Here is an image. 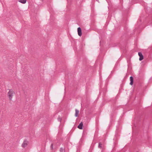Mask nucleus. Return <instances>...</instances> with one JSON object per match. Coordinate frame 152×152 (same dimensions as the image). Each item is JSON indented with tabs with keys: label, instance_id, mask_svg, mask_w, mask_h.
I'll use <instances>...</instances> for the list:
<instances>
[{
	"label": "nucleus",
	"instance_id": "f257e3e1",
	"mask_svg": "<svg viewBox=\"0 0 152 152\" xmlns=\"http://www.w3.org/2000/svg\"><path fill=\"white\" fill-rule=\"evenodd\" d=\"M14 94V92L13 90L10 89L9 90L7 94L9 99L10 100H12Z\"/></svg>",
	"mask_w": 152,
	"mask_h": 152
},
{
	"label": "nucleus",
	"instance_id": "f03ea898",
	"mask_svg": "<svg viewBox=\"0 0 152 152\" xmlns=\"http://www.w3.org/2000/svg\"><path fill=\"white\" fill-rule=\"evenodd\" d=\"M28 144V142L27 140H24L22 143L21 146L22 147L25 148L27 146Z\"/></svg>",
	"mask_w": 152,
	"mask_h": 152
},
{
	"label": "nucleus",
	"instance_id": "7ed1b4c3",
	"mask_svg": "<svg viewBox=\"0 0 152 152\" xmlns=\"http://www.w3.org/2000/svg\"><path fill=\"white\" fill-rule=\"evenodd\" d=\"M138 55L140 56L139 60L141 61L143 59V56L142 53L140 52L138 53Z\"/></svg>",
	"mask_w": 152,
	"mask_h": 152
},
{
	"label": "nucleus",
	"instance_id": "20e7f679",
	"mask_svg": "<svg viewBox=\"0 0 152 152\" xmlns=\"http://www.w3.org/2000/svg\"><path fill=\"white\" fill-rule=\"evenodd\" d=\"M77 32L79 36H81L82 35V32L81 29L80 27L77 28Z\"/></svg>",
	"mask_w": 152,
	"mask_h": 152
},
{
	"label": "nucleus",
	"instance_id": "39448f33",
	"mask_svg": "<svg viewBox=\"0 0 152 152\" xmlns=\"http://www.w3.org/2000/svg\"><path fill=\"white\" fill-rule=\"evenodd\" d=\"M83 124L82 122H81L79 125L77 127L78 129H83Z\"/></svg>",
	"mask_w": 152,
	"mask_h": 152
},
{
	"label": "nucleus",
	"instance_id": "423d86ee",
	"mask_svg": "<svg viewBox=\"0 0 152 152\" xmlns=\"http://www.w3.org/2000/svg\"><path fill=\"white\" fill-rule=\"evenodd\" d=\"M18 1L23 4H25L26 2V0H18Z\"/></svg>",
	"mask_w": 152,
	"mask_h": 152
},
{
	"label": "nucleus",
	"instance_id": "0eeeda50",
	"mask_svg": "<svg viewBox=\"0 0 152 152\" xmlns=\"http://www.w3.org/2000/svg\"><path fill=\"white\" fill-rule=\"evenodd\" d=\"M75 116L76 117H78L79 113V111L77 109H75Z\"/></svg>",
	"mask_w": 152,
	"mask_h": 152
},
{
	"label": "nucleus",
	"instance_id": "6e6552de",
	"mask_svg": "<svg viewBox=\"0 0 152 152\" xmlns=\"http://www.w3.org/2000/svg\"><path fill=\"white\" fill-rule=\"evenodd\" d=\"M130 80L131 81L130 84L132 85L133 83V79L132 77H130Z\"/></svg>",
	"mask_w": 152,
	"mask_h": 152
},
{
	"label": "nucleus",
	"instance_id": "1a4fd4ad",
	"mask_svg": "<svg viewBox=\"0 0 152 152\" xmlns=\"http://www.w3.org/2000/svg\"><path fill=\"white\" fill-rule=\"evenodd\" d=\"M99 146H100V144H99Z\"/></svg>",
	"mask_w": 152,
	"mask_h": 152
}]
</instances>
